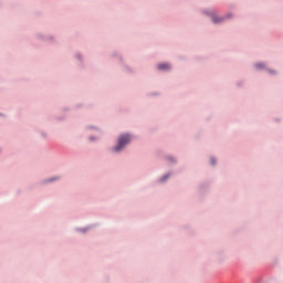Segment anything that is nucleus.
<instances>
[{
	"mask_svg": "<svg viewBox=\"0 0 283 283\" xmlns=\"http://www.w3.org/2000/svg\"><path fill=\"white\" fill-rule=\"evenodd\" d=\"M130 140H132V137L129 135H120L118 138V144L114 148V151H122L125 145H129Z\"/></svg>",
	"mask_w": 283,
	"mask_h": 283,
	"instance_id": "nucleus-1",
	"label": "nucleus"
},
{
	"mask_svg": "<svg viewBox=\"0 0 283 283\" xmlns=\"http://www.w3.org/2000/svg\"><path fill=\"white\" fill-rule=\"evenodd\" d=\"M211 163H212V165H216V159L212 158V159H211Z\"/></svg>",
	"mask_w": 283,
	"mask_h": 283,
	"instance_id": "nucleus-5",
	"label": "nucleus"
},
{
	"mask_svg": "<svg viewBox=\"0 0 283 283\" xmlns=\"http://www.w3.org/2000/svg\"><path fill=\"white\" fill-rule=\"evenodd\" d=\"M256 67H258V69L262 67V64H256Z\"/></svg>",
	"mask_w": 283,
	"mask_h": 283,
	"instance_id": "nucleus-6",
	"label": "nucleus"
},
{
	"mask_svg": "<svg viewBox=\"0 0 283 283\" xmlns=\"http://www.w3.org/2000/svg\"><path fill=\"white\" fill-rule=\"evenodd\" d=\"M212 21H213V23H220V21H222V19L221 18H217L216 15H212Z\"/></svg>",
	"mask_w": 283,
	"mask_h": 283,
	"instance_id": "nucleus-3",
	"label": "nucleus"
},
{
	"mask_svg": "<svg viewBox=\"0 0 283 283\" xmlns=\"http://www.w3.org/2000/svg\"><path fill=\"white\" fill-rule=\"evenodd\" d=\"M169 64H159L158 70H169Z\"/></svg>",
	"mask_w": 283,
	"mask_h": 283,
	"instance_id": "nucleus-2",
	"label": "nucleus"
},
{
	"mask_svg": "<svg viewBox=\"0 0 283 283\" xmlns=\"http://www.w3.org/2000/svg\"><path fill=\"white\" fill-rule=\"evenodd\" d=\"M167 178H169V176H165L161 178V182H165V180H167Z\"/></svg>",
	"mask_w": 283,
	"mask_h": 283,
	"instance_id": "nucleus-4",
	"label": "nucleus"
}]
</instances>
